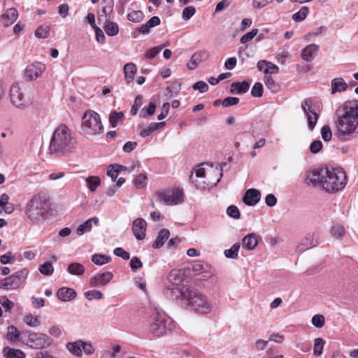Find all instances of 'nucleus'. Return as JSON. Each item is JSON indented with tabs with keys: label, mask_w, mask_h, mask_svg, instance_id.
Segmentation results:
<instances>
[{
	"label": "nucleus",
	"mask_w": 358,
	"mask_h": 358,
	"mask_svg": "<svg viewBox=\"0 0 358 358\" xmlns=\"http://www.w3.org/2000/svg\"><path fill=\"white\" fill-rule=\"evenodd\" d=\"M79 133L87 139H93L103 133L100 115L94 110H86L81 118Z\"/></svg>",
	"instance_id": "20e7f679"
},
{
	"label": "nucleus",
	"mask_w": 358,
	"mask_h": 358,
	"mask_svg": "<svg viewBox=\"0 0 358 358\" xmlns=\"http://www.w3.org/2000/svg\"><path fill=\"white\" fill-rule=\"evenodd\" d=\"M325 341L322 338H317L314 341L313 355L316 357L322 355Z\"/></svg>",
	"instance_id": "c9c22d12"
},
{
	"label": "nucleus",
	"mask_w": 358,
	"mask_h": 358,
	"mask_svg": "<svg viewBox=\"0 0 358 358\" xmlns=\"http://www.w3.org/2000/svg\"><path fill=\"white\" fill-rule=\"evenodd\" d=\"M348 89V84L342 78H336L331 83V93L334 94L337 92H343Z\"/></svg>",
	"instance_id": "412c9836"
},
{
	"label": "nucleus",
	"mask_w": 358,
	"mask_h": 358,
	"mask_svg": "<svg viewBox=\"0 0 358 358\" xmlns=\"http://www.w3.org/2000/svg\"><path fill=\"white\" fill-rule=\"evenodd\" d=\"M181 295L184 299L189 302V305L195 311L202 314H208L212 310V304L204 295L198 292L185 287L181 290Z\"/></svg>",
	"instance_id": "0eeeda50"
},
{
	"label": "nucleus",
	"mask_w": 358,
	"mask_h": 358,
	"mask_svg": "<svg viewBox=\"0 0 358 358\" xmlns=\"http://www.w3.org/2000/svg\"><path fill=\"white\" fill-rule=\"evenodd\" d=\"M122 166L118 164H110L107 170V175L115 182L121 171Z\"/></svg>",
	"instance_id": "4c0bfd02"
},
{
	"label": "nucleus",
	"mask_w": 358,
	"mask_h": 358,
	"mask_svg": "<svg viewBox=\"0 0 358 358\" xmlns=\"http://www.w3.org/2000/svg\"><path fill=\"white\" fill-rule=\"evenodd\" d=\"M319 50V45L316 44H310L303 49L301 52V58L306 62H311L315 57Z\"/></svg>",
	"instance_id": "a211bd4d"
},
{
	"label": "nucleus",
	"mask_w": 358,
	"mask_h": 358,
	"mask_svg": "<svg viewBox=\"0 0 358 358\" xmlns=\"http://www.w3.org/2000/svg\"><path fill=\"white\" fill-rule=\"evenodd\" d=\"M39 271L45 275H50L54 272V268L52 264L49 262H46L39 266Z\"/></svg>",
	"instance_id": "49530a36"
},
{
	"label": "nucleus",
	"mask_w": 358,
	"mask_h": 358,
	"mask_svg": "<svg viewBox=\"0 0 358 358\" xmlns=\"http://www.w3.org/2000/svg\"><path fill=\"white\" fill-rule=\"evenodd\" d=\"M257 33H258V29H254L251 31L244 34L241 38L240 41H241V42L242 43H246L247 42L250 41L251 40H252L253 38L257 34Z\"/></svg>",
	"instance_id": "680f3d73"
},
{
	"label": "nucleus",
	"mask_w": 358,
	"mask_h": 358,
	"mask_svg": "<svg viewBox=\"0 0 358 358\" xmlns=\"http://www.w3.org/2000/svg\"><path fill=\"white\" fill-rule=\"evenodd\" d=\"M308 12V7L303 6L298 12L292 15V20L295 22H301L306 19Z\"/></svg>",
	"instance_id": "ea45409f"
},
{
	"label": "nucleus",
	"mask_w": 358,
	"mask_h": 358,
	"mask_svg": "<svg viewBox=\"0 0 358 358\" xmlns=\"http://www.w3.org/2000/svg\"><path fill=\"white\" fill-rule=\"evenodd\" d=\"M321 135L324 141H329L332 138V132L328 125H324L321 129Z\"/></svg>",
	"instance_id": "6e6d98bb"
},
{
	"label": "nucleus",
	"mask_w": 358,
	"mask_h": 358,
	"mask_svg": "<svg viewBox=\"0 0 358 358\" xmlns=\"http://www.w3.org/2000/svg\"><path fill=\"white\" fill-rule=\"evenodd\" d=\"M183 192L182 189H174L171 194H170V205H177L183 201Z\"/></svg>",
	"instance_id": "2f4dec72"
},
{
	"label": "nucleus",
	"mask_w": 358,
	"mask_h": 358,
	"mask_svg": "<svg viewBox=\"0 0 358 358\" xmlns=\"http://www.w3.org/2000/svg\"><path fill=\"white\" fill-rule=\"evenodd\" d=\"M239 102V99L237 97H227L222 101V105L224 107H229L237 105Z\"/></svg>",
	"instance_id": "0e129e2a"
},
{
	"label": "nucleus",
	"mask_w": 358,
	"mask_h": 358,
	"mask_svg": "<svg viewBox=\"0 0 358 358\" xmlns=\"http://www.w3.org/2000/svg\"><path fill=\"white\" fill-rule=\"evenodd\" d=\"M319 115L315 112H311V113L307 115L308 128L310 131L313 130Z\"/></svg>",
	"instance_id": "09e8293b"
},
{
	"label": "nucleus",
	"mask_w": 358,
	"mask_h": 358,
	"mask_svg": "<svg viewBox=\"0 0 358 358\" xmlns=\"http://www.w3.org/2000/svg\"><path fill=\"white\" fill-rule=\"evenodd\" d=\"M92 261L96 265H103L110 261V257L104 255H94Z\"/></svg>",
	"instance_id": "a18cd8bd"
},
{
	"label": "nucleus",
	"mask_w": 358,
	"mask_h": 358,
	"mask_svg": "<svg viewBox=\"0 0 358 358\" xmlns=\"http://www.w3.org/2000/svg\"><path fill=\"white\" fill-rule=\"evenodd\" d=\"M147 223L143 218H136L132 223V231L138 240H143L146 236Z\"/></svg>",
	"instance_id": "ddd939ff"
},
{
	"label": "nucleus",
	"mask_w": 358,
	"mask_h": 358,
	"mask_svg": "<svg viewBox=\"0 0 358 358\" xmlns=\"http://www.w3.org/2000/svg\"><path fill=\"white\" fill-rule=\"evenodd\" d=\"M165 126L164 122H151L147 127L143 128L140 132V136L143 138L147 137L154 131L162 129Z\"/></svg>",
	"instance_id": "4be33fe9"
},
{
	"label": "nucleus",
	"mask_w": 358,
	"mask_h": 358,
	"mask_svg": "<svg viewBox=\"0 0 358 358\" xmlns=\"http://www.w3.org/2000/svg\"><path fill=\"white\" fill-rule=\"evenodd\" d=\"M264 80L266 87L272 92H277L280 90L279 85L275 83L271 76L265 75Z\"/></svg>",
	"instance_id": "72a5a7b5"
},
{
	"label": "nucleus",
	"mask_w": 358,
	"mask_h": 358,
	"mask_svg": "<svg viewBox=\"0 0 358 358\" xmlns=\"http://www.w3.org/2000/svg\"><path fill=\"white\" fill-rule=\"evenodd\" d=\"M306 182L308 185L320 187L327 192L334 194L345 187L347 176L341 169L324 167L309 173Z\"/></svg>",
	"instance_id": "f257e3e1"
},
{
	"label": "nucleus",
	"mask_w": 358,
	"mask_h": 358,
	"mask_svg": "<svg viewBox=\"0 0 358 358\" xmlns=\"http://www.w3.org/2000/svg\"><path fill=\"white\" fill-rule=\"evenodd\" d=\"M210 55L206 50H201L195 52L191 57L189 62L187 64V67L190 70L195 69L200 63L206 61Z\"/></svg>",
	"instance_id": "2eb2a0df"
},
{
	"label": "nucleus",
	"mask_w": 358,
	"mask_h": 358,
	"mask_svg": "<svg viewBox=\"0 0 358 358\" xmlns=\"http://www.w3.org/2000/svg\"><path fill=\"white\" fill-rule=\"evenodd\" d=\"M192 88L194 90H199L201 93H205L208 90L209 87L205 82L201 80L195 83Z\"/></svg>",
	"instance_id": "052dcab7"
},
{
	"label": "nucleus",
	"mask_w": 358,
	"mask_h": 358,
	"mask_svg": "<svg viewBox=\"0 0 358 358\" xmlns=\"http://www.w3.org/2000/svg\"><path fill=\"white\" fill-rule=\"evenodd\" d=\"M27 268H22L16 271L11 275L0 280V288L7 290L17 289L22 281H24L29 275Z\"/></svg>",
	"instance_id": "9d476101"
},
{
	"label": "nucleus",
	"mask_w": 358,
	"mask_h": 358,
	"mask_svg": "<svg viewBox=\"0 0 358 358\" xmlns=\"http://www.w3.org/2000/svg\"><path fill=\"white\" fill-rule=\"evenodd\" d=\"M104 24L105 25L103 28L107 35L110 36H114L118 34L119 27L116 23L108 21L106 23Z\"/></svg>",
	"instance_id": "f704fd0d"
},
{
	"label": "nucleus",
	"mask_w": 358,
	"mask_h": 358,
	"mask_svg": "<svg viewBox=\"0 0 358 358\" xmlns=\"http://www.w3.org/2000/svg\"><path fill=\"white\" fill-rule=\"evenodd\" d=\"M240 245L235 243L230 249L225 250L224 255L227 258L238 259Z\"/></svg>",
	"instance_id": "79ce46f5"
},
{
	"label": "nucleus",
	"mask_w": 358,
	"mask_h": 358,
	"mask_svg": "<svg viewBox=\"0 0 358 358\" xmlns=\"http://www.w3.org/2000/svg\"><path fill=\"white\" fill-rule=\"evenodd\" d=\"M24 322L29 327H36L40 324L38 317L34 316L31 314L27 315L25 317Z\"/></svg>",
	"instance_id": "603ef678"
},
{
	"label": "nucleus",
	"mask_w": 358,
	"mask_h": 358,
	"mask_svg": "<svg viewBox=\"0 0 358 358\" xmlns=\"http://www.w3.org/2000/svg\"><path fill=\"white\" fill-rule=\"evenodd\" d=\"M263 94V85L260 83H256L251 90V94L254 97H261Z\"/></svg>",
	"instance_id": "864d4df0"
},
{
	"label": "nucleus",
	"mask_w": 358,
	"mask_h": 358,
	"mask_svg": "<svg viewBox=\"0 0 358 358\" xmlns=\"http://www.w3.org/2000/svg\"><path fill=\"white\" fill-rule=\"evenodd\" d=\"M315 245L313 242L312 236H309L301 241V243L298 245L297 248L300 252H303Z\"/></svg>",
	"instance_id": "a19ab883"
},
{
	"label": "nucleus",
	"mask_w": 358,
	"mask_h": 358,
	"mask_svg": "<svg viewBox=\"0 0 358 358\" xmlns=\"http://www.w3.org/2000/svg\"><path fill=\"white\" fill-rule=\"evenodd\" d=\"M330 234L334 238L341 239L345 234V228L341 224H335L330 229Z\"/></svg>",
	"instance_id": "c756f323"
},
{
	"label": "nucleus",
	"mask_w": 358,
	"mask_h": 358,
	"mask_svg": "<svg viewBox=\"0 0 358 358\" xmlns=\"http://www.w3.org/2000/svg\"><path fill=\"white\" fill-rule=\"evenodd\" d=\"M85 182L92 192H94L101 184V180L98 176H89L85 179Z\"/></svg>",
	"instance_id": "e433bc0d"
},
{
	"label": "nucleus",
	"mask_w": 358,
	"mask_h": 358,
	"mask_svg": "<svg viewBox=\"0 0 358 358\" xmlns=\"http://www.w3.org/2000/svg\"><path fill=\"white\" fill-rule=\"evenodd\" d=\"M168 279L172 284L178 285L182 280V275L179 270H172L169 273Z\"/></svg>",
	"instance_id": "58836bf2"
},
{
	"label": "nucleus",
	"mask_w": 358,
	"mask_h": 358,
	"mask_svg": "<svg viewBox=\"0 0 358 358\" xmlns=\"http://www.w3.org/2000/svg\"><path fill=\"white\" fill-rule=\"evenodd\" d=\"M18 17V12L16 8H10L6 12L1 15V21L2 24L8 27L13 24Z\"/></svg>",
	"instance_id": "f3484780"
},
{
	"label": "nucleus",
	"mask_w": 358,
	"mask_h": 358,
	"mask_svg": "<svg viewBox=\"0 0 358 358\" xmlns=\"http://www.w3.org/2000/svg\"><path fill=\"white\" fill-rule=\"evenodd\" d=\"M257 69L263 71L266 75L276 73L279 71L278 66L266 60H261L257 63Z\"/></svg>",
	"instance_id": "6ab92c4d"
},
{
	"label": "nucleus",
	"mask_w": 358,
	"mask_h": 358,
	"mask_svg": "<svg viewBox=\"0 0 358 358\" xmlns=\"http://www.w3.org/2000/svg\"><path fill=\"white\" fill-rule=\"evenodd\" d=\"M336 135L341 140L350 139L358 129V101H348L335 111Z\"/></svg>",
	"instance_id": "f03ea898"
},
{
	"label": "nucleus",
	"mask_w": 358,
	"mask_h": 358,
	"mask_svg": "<svg viewBox=\"0 0 358 358\" xmlns=\"http://www.w3.org/2000/svg\"><path fill=\"white\" fill-rule=\"evenodd\" d=\"M257 238L252 234L245 236L242 240L243 247L248 250H254L257 247Z\"/></svg>",
	"instance_id": "393cba45"
},
{
	"label": "nucleus",
	"mask_w": 358,
	"mask_h": 358,
	"mask_svg": "<svg viewBox=\"0 0 358 358\" xmlns=\"http://www.w3.org/2000/svg\"><path fill=\"white\" fill-rule=\"evenodd\" d=\"M194 172L197 178L206 179L201 182L193 180L196 183V187L200 189L216 185L222 176V169L217 166L215 168L210 166L206 170L202 165H200L195 168Z\"/></svg>",
	"instance_id": "423d86ee"
},
{
	"label": "nucleus",
	"mask_w": 358,
	"mask_h": 358,
	"mask_svg": "<svg viewBox=\"0 0 358 358\" xmlns=\"http://www.w3.org/2000/svg\"><path fill=\"white\" fill-rule=\"evenodd\" d=\"M6 358H25V354L20 350L6 347L3 350Z\"/></svg>",
	"instance_id": "cd10ccee"
},
{
	"label": "nucleus",
	"mask_w": 358,
	"mask_h": 358,
	"mask_svg": "<svg viewBox=\"0 0 358 358\" xmlns=\"http://www.w3.org/2000/svg\"><path fill=\"white\" fill-rule=\"evenodd\" d=\"M170 236V232L166 229H163L159 231L157 238L155 241L153 243L154 248H160L165 243V241L169 238Z\"/></svg>",
	"instance_id": "a878e982"
},
{
	"label": "nucleus",
	"mask_w": 358,
	"mask_h": 358,
	"mask_svg": "<svg viewBox=\"0 0 358 358\" xmlns=\"http://www.w3.org/2000/svg\"><path fill=\"white\" fill-rule=\"evenodd\" d=\"M322 148V143L320 141H314L310 145V151L313 154L318 153Z\"/></svg>",
	"instance_id": "774afa93"
},
{
	"label": "nucleus",
	"mask_w": 358,
	"mask_h": 358,
	"mask_svg": "<svg viewBox=\"0 0 358 358\" xmlns=\"http://www.w3.org/2000/svg\"><path fill=\"white\" fill-rule=\"evenodd\" d=\"M68 272L71 275H81L85 273V267L80 263H71L67 268Z\"/></svg>",
	"instance_id": "7c9ffc66"
},
{
	"label": "nucleus",
	"mask_w": 358,
	"mask_h": 358,
	"mask_svg": "<svg viewBox=\"0 0 358 358\" xmlns=\"http://www.w3.org/2000/svg\"><path fill=\"white\" fill-rule=\"evenodd\" d=\"M143 97L141 95H138L134 101V103L131 109V114L132 115H136L138 108L142 105Z\"/></svg>",
	"instance_id": "69168bd1"
},
{
	"label": "nucleus",
	"mask_w": 358,
	"mask_h": 358,
	"mask_svg": "<svg viewBox=\"0 0 358 358\" xmlns=\"http://www.w3.org/2000/svg\"><path fill=\"white\" fill-rule=\"evenodd\" d=\"M159 201L170 205V194L166 192H159L156 194Z\"/></svg>",
	"instance_id": "bf43d9fd"
},
{
	"label": "nucleus",
	"mask_w": 358,
	"mask_h": 358,
	"mask_svg": "<svg viewBox=\"0 0 358 358\" xmlns=\"http://www.w3.org/2000/svg\"><path fill=\"white\" fill-rule=\"evenodd\" d=\"M136 71L137 69L134 63H128L124 65V73L127 83H129L134 80V76Z\"/></svg>",
	"instance_id": "bb28decb"
},
{
	"label": "nucleus",
	"mask_w": 358,
	"mask_h": 358,
	"mask_svg": "<svg viewBox=\"0 0 358 358\" xmlns=\"http://www.w3.org/2000/svg\"><path fill=\"white\" fill-rule=\"evenodd\" d=\"M8 98L12 106L20 110H25L31 104L30 99L25 94L24 87L18 82H14L10 85Z\"/></svg>",
	"instance_id": "6e6552de"
},
{
	"label": "nucleus",
	"mask_w": 358,
	"mask_h": 358,
	"mask_svg": "<svg viewBox=\"0 0 358 358\" xmlns=\"http://www.w3.org/2000/svg\"><path fill=\"white\" fill-rule=\"evenodd\" d=\"M85 297L88 300H92L94 299H101L103 298V294L99 290H91L85 292Z\"/></svg>",
	"instance_id": "13d9d810"
},
{
	"label": "nucleus",
	"mask_w": 358,
	"mask_h": 358,
	"mask_svg": "<svg viewBox=\"0 0 358 358\" xmlns=\"http://www.w3.org/2000/svg\"><path fill=\"white\" fill-rule=\"evenodd\" d=\"M20 331L16 327L11 326L8 328V339L10 341H15L20 336Z\"/></svg>",
	"instance_id": "4d7b16f0"
},
{
	"label": "nucleus",
	"mask_w": 358,
	"mask_h": 358,
	"mask_svg": "<svg viewBox=\"0 0 358 358\" xmlns=\"http://www.w3.org/2000/svg\"><path fill=\"white\" fill-rule=\"evenodd\" d=\"M196 13V9L194 6L185 7L182 13V18L187 21L189 20Z\"/></svg>",
	"instance_id": "8fccbe9b"
},
{
	"label": "nucleus",
	"mask_w": 358,
	"mask_h": 358,
	"mask_svg": "<svg viewBox=\"0 0 358 358\" xmlns=\"http://www.w3.org/2000/svg\"><path fill=\"white\" fill-rule=\"evenodd\" d=\"M261 198L260 192L256 189H248L243 198V202L248 206H255Z\"/></svg>",
	"instance_id": "dca6fc26"
},
{
	"label": "nucleus",
	"mask_w": 358,
	"mask_h": 358,
	"mask_svg": "<svg viewBox=\"0 0 358 358\" xmlns=\"http://www.w3.org/2000/svg\"><path fill=\"white\" fill-rule=\"evenodd\" d=\"M113 278V274L110 271L96 273L90 279V285L92 287L106 286Z\"/></svg>",
	"instance_id": "4468645a"
},
{
	"label": "nucleus",
	"mask_w": 358,
	"mask_h": 358,
	"mask_svg": "<svg viewBox=\"0 0 358 358\" xmlns=\"http://www.w3.org/2000/svg\"><path fill=\"white\" fill-rule=\"evenodd\" d=\"M57 296L60 301H69L76 296V292L71 288L62 287L58 289Z\"/></svg>",
	"instance_id": "aec40b11"
},
{
	"label": "nucleus",
	"mask_w": 358,
	"mask_h": 358,
	"mask_svg": "<svg viewBox=\"0 0 358 358\" xmlns=\"http://www.w3.org/2000/svg\"><path fill=\"white\" fill-rule=\"evenodd\" d=\"M124 120V113L122 112L113 111L109 115V122L113 127H116L119 124H122Z\"/></svg>",
	"instance_id": "c85d7f7f"
},
{
	"label": "nucleus",
	"mask_w": 358,
	"mask_h": 358,
	"mask_svg": "<svg viewBox=\"0 0 358 358\" xmlns=\"http://www.w3.org/2000/svg\"><path fill=\"white\" fill-rule=\"evenodd\" d=\"M249 87L250 84L247 81L233 83L231 85L230 92L232 94H244L248 91Z\"/></svg>",
	"instance_id": "b1692460"
},
{
	"label": "nucleus",
	"mask_w": 358,
	"mask_h": 358,
	"mask_svg": "<svg viewBox=\"0 0 358 358\" xmlns=\"http://www.w3.org/2000/svg\"><path fill=\"white\" fill-rule=\"evenodd\" d=\"M45 69V65L40 62L31 64L25 69L24 78L27 80H36L41 76Z\"/></svg>",
	"instance_id": "f8f14e48"
},
{
	"label": "nucleus",
	"mask_w": 358,
	"mask_h": 358,
	"mask_svg": "<svg viewBox=\"0 0 358 358\" xmlns=\"http://www.w3.org/2000/svg\"><path fill=\"white\" fill-rule=\"evenodd\" d=\"M227 213L229 217L234 219L239 218L241 215L239 210L236 206H229L227 210Z\"/></svg>",
	"instance_id": "e2e57ef3"
},
{
	"label": "nucleus",
	"mask_w": 358,
	"mask_h": 358,
	"mask_svg": "<svg viewBox=\"0 0 358 358\" xmlns=\"http://www.w3.org/2000/svg\"><path fill=\"white\" fill-rule=\"evenodd\" d=\"M27 345L32 348L42 349L48 347L50 341L44 334L31 332L28 335Z\"/></svg>",
	"instance_id": "9b49d317"
},
{
	"label": "nucleus",
	"mask_w": 358,
	"mask_h": 358,
	"mask_svg": "<svg viewBox=\"0 0 358 358\" xmlns=\"http://www.w3.org/2000/svg\"><path fill=\"white\" fill-rule=\"evenodd\" d=\"M50 29L48 27H39L35 31V36L39 38H45L48 36Z\"/></svg>",
	"instance_id": "5fc2aeb1"
},
{
	"label": "nucleus",
	"mask_w": 358,
	"mask_h": 358,
	"mask_svg": "<svg viewBox=\"0 0 358 358\" xmlns=\"http://www.w3.org/2000/svg\"><path fill=\"white\" fill-rule=\"evenodd\" d=\"M171 329V322L167 317L157 310H154L150 315V331L154 336L160 337L167 334Z\"/></svg>",
	"instance_id": "1a4fd4ad"
},
{
	"label": "nucleus",
	"mask_w": 358,
	"mask_h": 358,
	"mask_svg": "<svg viewBox=\"0 0 358 358\" xmlns=\"http://www.w3.org/2000/svg\"><path fill=\"white\" fill-rule=\"evenodd\" d=\"M143 18V13L141 10H132L127 15L128 20L132 22H139Z\"/></svg>",
	"instance_id": "c03bdc74"
},
{
	"label": "nucleus",
	"mask_w": 358,
	"mask_h": 358,
	"mask_svg": "<svg viewBox=\"0 0 358 358\" xmlns=\"http://www.w3.org/2000/svg\"><path fill=\"white\" fill-rule=\"evenodd\" d=\"M48 208L47 198L43 195L36 194L27 203L25 214L32 222L38 223L44 219Z\"/></svg>",
	"instance_id": "39448f33"
},
{
	"label": "nucleus",
	"mask_w": 358,
	"mask_h": 358,
	"mask_svg": "<svg viewBox=\"0 0 358 358\" xmlns=\"http://www.w3.org/2000/svg\"><path fill=\"white\" fill-rule=\"evenodd\" d=\"M75 134L65 124H60L53 132L49 149L51 152L65 155L72 152L77 145Z\"/></svg>",
	"instance_id": "7ed1b4c3"
},
{
	"label": "nucleus",
	"mask_w": 358,
	"mask_h": 358,
	"mask_svg": "<svg viewBox=\"0 0 358 358\" xmlns=\"http://www.w3.org/2000/svg\"><path fill=\"white\" fill-rule=\"evenodd\" d=\"M311 322L315 327L322 328L324 325L325 319L322 315L317 314L312 317Z\"/></svg>",
	"instance_id": "de8ad7c7"
},
{
	"label": "nucleus",
	"mask_w": 358,
	"mask_h": 358,
	"mask_svg": "<svg viewBox=\"0 0 358 358\" xmlns=\"http://www.w3.org/2000/svg\"><path fill=\"white\" fill-rule=\"evenodd\" d=\"M147 176L144 174H140L134 180L135 186L138 188H143L147 185Z\"/></svg>",
	"instance_id": "3c124183"
},
{
	"label": "nucleus",
	"mask_w": 358,
	"mask_h": 358,
	"mask_svg": "<svg viewBox=\"0 0 358 358\" xmlns=\"http://www.w3.org/2000/svg\"><path fill=\"white\" fill-rule=\"evenodd\" d=\"M111 8L110 7H103L101 12L98 13V20L99 23H106L110 20V13Z\"/></svg>",
	"instance_id": "37998d69"
},
{
	"label": "nucleus",
	"mask_w": 358,
	"mask_h": 358,
	"mask_svg": "<svg viewBox=\"0 0 358 358\" xmlns=\"http://www.w3.org/2000/svg\"><path fill=\"white\" fill-rule=\"evenodd\" d=\"M82 341H77L74 343H69L66 348L74 355L80 357L82 355Z\"/></svg>",
	"instance_id": "473e14b6"
},
{
	"label": "nucleus",
	"mask_w": 358,
	"mask_h": 358,
	"mask_svg": "<svg viewBox=\"0 0 358 358\" xmlns=\"http://www.w3.org/2000/svg\"><path fill=\"white\" fill-rule=\"evenodd\" d=\"M92 224L95 225H98L99 224V218L96 217L88 219L83 224H80L77 228V234L79 236L83 235L85 233L89 232L92 229Z\"/></svg>",
	"instance_id": "5701e85b"
},
{
	"label": "nucleus",
	"mask_w": 358,
	"mask_h": 358,
	"mask_svg": "<svg viewBox=\"0 0 358 358\" xmlns=\"http://www.w3.org/2000/svg\"><path fill=\"white\" fill-rule=\"evenodd\" d=\"M162 49V47L155 46L150 49L145 55L147 59H152L156 57Z\"/></svg>",
	"instance_id": "338daca9"
}]
</instances>
